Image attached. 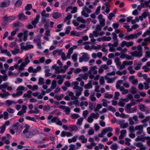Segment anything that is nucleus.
<instances>
[{
	"instance_id": "obj_34",
	"label": "nucleus",
	"mask_w": 150,
	"mask_h": 150,
	"mask_svg": "<svg viewBox=\"0 0 150 150\" xmlns=\"http://www.w3.org/2000/svg\"><path fill=\"white\" fill-rule=\"evenodd\" d=\"M88 73H84L83 74H80L79 76L81 77L83 79L86 80L88 78Z\"/></svg>"
},
{
	"instance_id": "obj_12",
	"label": "nucleus",
	"mask_w": 150,
	"mask_h": 150,
	"mask_svg": "<svg viewBox=\"0 0 150 150\" xmlns=\"http://www.w3.org/2000/svg\"><path fill=\"white\" fill-rule=\"evenodd\" d=\"M105 80H107L108 83H112L114 82L115 80L117 78V76H115L112 78H109L107 75H105L104 76Z\"/></svg>"
},
{
	"instance_id": "obj_44",
	"label": "nucleus",
	"mask_w": 150,
	"mask_h": 150,
	"mask_svg": "<svg viewBox=\"0 0 150 150\" xmlns=\"http://www.w3.org/2000/svg\"><path fill=\"white\" fill-rule=\"evenodd\" d=\"M33 41L37 44L38 46L40 47L41 46V40L40 38L35 39L33 40Z\"/></svg>"
},
{
	"instance_id": "obj_51",
	"label": "nucleus",
	"mask_w": 150,
	"mask_h": 150,
	"mask_svg": "<svg viewBox=\"0 0 150 150\" xmlns=\"http://www.w3.org/2000/svg\"><path fill=\"white\" fill-rule=\"evenodd\" d=\"M79 139L83 143H85L87 141V139L85 138L83 135H81L79 137Z\"/></svg>"
},
{
	"instance_id": "obj_55",
	"label": "nucleus",
	"mask_w": 150,
	"mask_h": 150,
	"mask_svg": "<svg viewBox=\"0 0 150 150\" xmlns=\"http://www.w3.org/2000/svg\"><path fill=\"white\" fill-rule=\"evenodd\" d=\"M76 129V127L74 125H71L69 127V130L70 131H73Z\"/></svg>"
},
{
	"instance_id": "obj_6",
	"label": "nucleus",
	"mask_w": 150,
	"mask_h": 150,
	"mask_svg": "<svg viewBox=\"0 0 150 150\" xmlns=\"http://www.w3.org/2000/svg\"><path fill=\"white\" fill-rule=\"evenodd\" d=\"M135 130H137L136 136H139V135L142 134V136H143L145 135V134L143 132V127L142 125H139L136 126L135 127Z\"/></svg>"
},
{
	"instance_id": "obj_8",
	"label": "nucleus",
	"mask_w": 150,
	"mask_h": 150,
	"mask_svg": "<svg viewBox=\"0 0 150 150\" xmlns=\"http://www.w3.org/2000/svg\"><path fill=\"white\" fill-rule=\"evenodd\" d=\"M27 88L23 86H19L16 89V92L20 96H21L23 93V91H26Z\"/></svg>"
},
{
	"instance_id": "obj_57",
	"label": "nucleus",
	"mask_w": 150,
	"mask_h": 150,
	"mask_svg": "<svg viewBox=\"0 0 150 150\" xmlns=\"http://www.w3.org/2000/svg\"><path fill=\"white\" fill-rule=\"evenodd\" d=\"M101 47V46L100 45H97L96 46L93 45H92V49H93L97 51L100 49Z\"/></svg>"
},
{
	"instance_id": "obj_39",
	"label": "nucleus",
	"mask_w": 150,
	"mask_h": 150,
	"mask_svg": "<svg viewBox=\"0 0 150 150\" xmlns=\"http://www.w3.org/2000/svg\"><path fill=\"white\" fill-rule=\"evenodd\" d=\"M137 109V107H134L133 108H127V109H126V110L127 112L128 113H132L136 111Z\"/></svg>"
},
{
	"instance_id": "obj_30",
	"label": "nucleus",
	"mask_w": 150,
	"mask_h": 150,
	"mask_svg": "<svg viewBox=\"0 0 150 150\" xmlns=\"http://www.w3.org/2000/svg\"><path fill=\"white\" fill-rule=\"evenodd\" d=\"M18 17L19 19L22 21H25L27 19V18L25 16L23 13H20L18 15Z\"/></svg>"
},
{
	"instance_id": "obj_41",
	"label": "nucleus",
	"mask_w": 150,
	"mask_h": 150,
	"mask_svg": "<svg viewBox=\"0 0 150 150\" xmlns=\"http://www.w3.org/2000/svg\"><path fill=\"white\" fill-rule=\"evenodd\" d=\"M71 35H74L76 36H80L81 35V33L77 31H72L70 33Z\"/></svg>"
},
{
	"instance_id": "obj_42",
	"label": "nucleus",
	"mask_w": 150,
	"mask_h": 150,
	"mask_svg": "<svg viewBox=\"0 0 150 150\" xmlns=\"http://www.w3.org/2000/svg\"><path fill=\"white\" fill-rule=\"evenodd\" d=\"M142 134L139 135V136H137L138 137L136 138L135 139L136 141H141L143 142H144V138L145 135H144L143 136H142Z\"/></svg>"
},
{
	"instance_id": "obj_62",
	"label": "nucleus",
	"mask_w": 150,
	"mask_h": 150,
	"mask_svg": "<svg viewBox=\"0 0 150 150\" xmlns=\"http://www.w3.org/2000/svg\"><path fill=\"white\" fill-rule=\"evenodd\" d=\"M57 85L56 81L55 80L52 81V85L51 86V88L52 89L55 88Z\"/></svg>"
},
{
	"instance_id": "obj_14",
	"label": "nucleus",
	"mask_w": 150,
	"mask_h": 150,
	"mask_svg": "<svg viewBox=\"0 0 150 150\" xmlns=\"http://www.w3.org/2000/svg\"><path fill=\"white\" fill-rule=\"evenodd\" d=\"M15 18V17L14 16H5L3 17V19L5 21L10 22L14 20Z\"/></svg>"
},
{
	"instance_id": "obj_3",
	"label": "nucleus",
	"mask_w": 150,
	"mask_h": 150,
	"mask_svg": "<svg viewBox=\"0 0 150 150\" xmlns=\"http://www.w3.org/2000/svg\"><path fill=\"white\" fill-rule=\"evenodd\" d=\"M149 29L145 31L143 33L142 37L144 38L146 36L149 35V37L146 38L144 40V42H143L142 44L144 45H147V42H150V27L149 28Z\"/></svg>"
},
{
	"instance_id": "obj_16",
	"label": "nucleus",
	"mask_w": 150,
	"mask_h": 150,
	"mask_svg": "<svg viewBox=\"0 0 150 150\" xmlns=\"http://www.w3.org/2000/svg\"><path fill=\"white\" fill-rule=\"evenodd\" d=\"M129 80L133 85H137L138 83V80L134 79V76L133 75L129 77Z\"/></svg>"
},
{
	"instance_id": "obj_19",
	"label": "nucleus",
	"mask_w": 150,
	"mask_h": 150,
	"mask_svg": "<svg viewBox=\"0 0 150 150\" xmlns=\"http://www.w3.org/2000/svg\"><path fill=\"white\" fill-rule=\"evenodd\" d=\"M136 34H132L129 35H126L125 37V38L127 40H129L131 39L136 38Z\"/></svg>"
},
{
	"instance_id": "obj_24",
	"label": "nucleus",
	"mask_w": 150,
	"mask_h": 150,
	"mask_svg": "<svg viewBox=\"0 0 150 150\" xmlns=\"http://www.w3.org/2000/svg\"><path fill=\"white\" fill-rule=\"evenodd\" d=\"M1 53L4 54L9 57L11 56V53L7 49H2L1 50Z\"/></svg>"
},
{
	"instance_id": "obj_38",
	"label": "nucleus",
	"mask_w": 150,
	"mask_h": 150,
	"mask_svg": "<svg viewBox=\"0 0 150 150\" xmlns=\"http://www.w3.org/2000/svg\"><path fill=\"white\" fill-rule=\"evenodd\" d=\"M5 103L6 106H9L12 104H16L17 102L10 100H7L6 101Z\"/></svg>"
},
{
	"instance_id": "obj_13",
	"label": "nucleus",
	"mask_w": 150,
	"mask_h": 150,
	"mask_svg": "<svg viewBox=\"0 0 150 150\" xmlns=\"http://www.w3.org/2000/svg\"><path fill=\"white\" fill-rule=\"evenodd\" d=\"M100 25L103 26L105 25V19L103 18V16L102 14H100L98 17Z\"/></svg>"
},
{
	"instance_id": "obj_5",
	"label": "nucleus",
	"mask_w": 150,
	"mask_h": 150,
	"mask_svg": "<svg viewBox=\"0 0 150 150\" xmlns=\"http://www.w3.org/2000/svg\"><path fill=\"white\" fill-rule=\"evenodd\" d=\"M81 54L82 56L79 58V61L80 62H87L89 59V55L86 53L83 52Z\"/></svg>"
},
{
	"instance_id": "obj_52",
	"label": "nucleus",
	"mask_w": 150,
	"mask_h": 150,
	"mask_svg": "<svg viewBox=\"0 0 150 150\" xmlns=\"http://www.w3.org/2000/svg\"><path fill=\"white\" fill-rule=\"evenodd\" d=\"M52 15L54 18H58L60 16L61 14L58 12H55L52 14Z\"/></svg>"
},
{
	"instance_id": "obj_9",
	"label": "nucleus",
	"mask_w": 150,
	"mask_h": 150,
	"mask_svg": "<svg viewBox=\"0 0 150 150\" xmlns=\"http://www.w3.org/2000/svg\"><path fill=\"white\" fill-rule=\"evenodd\" d=\"M118 45V43L114 42V44H112L111 43H109L108 46L109 47V51L110 52H114L115 51L116 49L115 47L117 46Z\"/></svg>"
},
{
	"instance_id": "obj_53",
	"label": "nucleus",
	"mask_w": 150,
	"mask_h": 150,
	"mask_svg": "<svg viewBox=\"0 0 150 150\" xmlns=\"http://www.w3.org/2000/svg\"><path fill=\"white\" fill-rule=\"evenodd\" d=\"M68 95L70 97H71V99L72 100H74L76 99V97L74 96V93L72 92H68Z\"/></svg>"
},
{
	"instance_id": "obj_48",
	"label": "nucleus",
	"mask_w": 150,
	"mask_h": 150,
	"mask_svg": "<svg viewBox=\"0 0 150 150\" xmlns=\"http://www.w3.org/2000/svg\"><path fill=\"white\" fill-rule=\"evenodd\" d=\"M19 51V49L18 47L15 48L13 50L11 51V52L12 54L15 55L18 54Z\"/></svg>"
},
{
	"instance_id": "obj_18",
	"label": "nucleus",
	"mask_w": 150,
	"mask_h": 150,
	"mask_svg": "<svg viewBox=\"0 0 150 150\" xmlns=\"http://www.w3.org/2000/svg\"><path fill=\"white\" fill-rule=\"evenodd\" d=\"M88 103L87 101H81L79 103V106L81 107V109L82 110L85 109V107H87L88 105Z\"/></svg>"
},
{
	"instance_id": "obj_20",
	"label": "nucleus",
	"mask_w": 150,
	"mask_h": 150,
	"mask_svg": "<svg viewBox=\"0 0 150 150\" xmlns=\"http://www.w3.org/2000/svg\"><path fill=\"white\" fill-rule=\"evenodd\" d=\"M93 33L94 34L95 37H97L99 35L101 36L104 34V32L103 31H102L99 32L96 30L93 31Z\"/></svg>"
},
{
	"instance_id": "obj_59",
	"label": "nucleus",
	"mask_w": 150,
	"mask_h": 150,
	"mask_svg": "<svg viewBox=\"0 0 150 150\" xmlns=\"http://www.w3.org/2000/svg\"><path fill=\"white\" fill-rule=\"evenodd\" d=\"M137 90L135 87H132L130 89V92L134 94L137 93Z\"/></svg>"
},
{
	"instance_id": "obj_40",
	"label": "nucleus",
	"mask_w": 150,
	"mask_h": 150,
	"mask_svg": "<svg viewBox=\"0 0 150 150\" xmlns=\"http://www.w3.org/2000/svg\"><path fill=\"white\" fill-rule=\"evenodd\" d=\"M102 107V105L100 103L96 105V107L95 108L94 110V111L96 112L99 111L100 109H101Z\"/></svg>"
},
{
	"instance_id": "obj_46",
	"label": "nucleus",
	"mask_w": 150,
	"mask_h": 150,
	"mask_svg": "<svg viewBox=\"0 0 150 150\" xmlns=\"http://www.w3.org/2000/svg\"><path fill=\"white\" fill-rule=\"evenodd\" d=\"M77 89L78 90L76 93V96H79L81 95V92L83 91V89L82 88L80 87L79 88Z\"/></svg>"
},
{
	"instance_id": "obj_21",
	"label": "nucleus",
	"mask_w": 150,
	"mask_h": 150,
	"mask_svg": "<svg viewBox=\"0 0 150 150\" xmlns=\"http://www.w3.org/2000/svg\"><path fill=\"white\" fill-rule=\"evenodd\" d=\"M102 9L104 11L105 14H107L110 12V9L109 7L108 6L107 4H106L105 6H103L102 8Z\"/></svg>"
},
{
	"instance_id": "obj_25",
	"label": "nucleus",
	"mask_w": 150,
	"mask_h": 150,
	"mask_svg": "<svg viewBox=\"0 0 150 150\" xmlns=\"http://www.w3.org/2000/svg\"><path fill=\"white\" fill-rule=\"evenodd\" d=\"M7 86V82H6L0 85V90H1L3 93L5 92L6 91L5 89L6 88Z\"/></svg>"
},
{
	"instance_id": "obj_10",
	"label": "nucleus",
	"mask_w": 150,
	"mask_h": 150,
	"mask_svg": "<svg viewBox=\"0 0 150 150\" xmlns=\"http://www.w3.org/2000/svg\"><path fill=\"white\" fill-rule=\"evenodd\" d=\"M52 70H55L54 73L56 74H59L62 73L61 67L57 66L56 64L52 65L51 67Z\"/></svg>"
},
{
	"instance_id": "obj_54",
	"label": "nucleus",
	"mask_w": 150,
	"mask_h": 150,
	"mask_svg": "<svg viewBox=\"0 0 150 150\" xmlns=\"http://www.w3.org/2000/svg\"><path fill=\"white\" fill-rule=\"evenodd\" d=\"M136 103L135 102H131L130 103L126 105V109H127V108H130L133 106Z\"/></svg>"
},
{
	"instance_id": "obj_63",
	"label": "nucleus",
	"mask_w": 150,
	"mask_h": 150,
	"mask_svg": "<svg viewBox=\"0 0 150 150\" xmlns=\"http://www.w3.org/2000/svg\"><path fill=\"white\" fill-rule=\"evenodd\" d=\"M71 30V27L70 26H68L65 28V33L66 34H68L69 33Z\"/></svg>"
},
{
	"instance_id": "obj_32",
	"label": "nucleus",
	"mask_w": 150,
	"mask_h": 150,
	"mask_svg": "<svg viewBox=\"0 0 150 150\" xmlns=\"http://www.w3.org/2000/svg\"><path fill=\"white\" fill-rule=\"evenodd\" d=\"M8 79V76L6 75H0V84L1 83L2 81H6Z\"/></svg>"
},
{
	"instance_id": "obj_11",
	"label": "nucleus",
	"mask_w": 150,
	"mask_h": 150,
	"mask_svg": "<svg viewBox=\"0 0 150 150\" xmlns=\"http://www.w3.org/2000/svg\"><path fill=\"white\" fill-rule=\"evenodd\" d=\"M23 44V43L20 44L21 48L22 50H27L33 48V45L29 44L28 43H26L25 46L22 45Z\"/></svg>"
},
{
	"instance_id": "obj_17",
	"label": "nucleus",
	"mask_w": 150,
	"mask_h": 150,
	"mask_svg": "<svg viewBox=\"0 0 150 150\" xmlns=\"http://www.w3.org/2000/svg\"><path fill=\"white\" fill-rule=\"evenodd\" d=\"M27 108V107L25 105H23L21 110L18 112L17 115L19 116H21L23 114L25 113L26 112Z\"/></svg>"
},
{
	"instance_id": "obj_43",
	"label": "nucleus",
	"mask_w": 150,
	"mask_h": 150,
	"mask_svg": "<svg viewBox=\"0 0 150 150\" xmlns=\"http://www.w3.org/2000/svg\"><path fill=\"white\" fill-rule=\"evenodd\" d=\"M78 137L77 136H75L73 137L71 139H68V142L69 143H70L72 142H76L77 140Z\"/></svg>"
},
{
	"instance_id": "obj_36",
	"label": "nucleus",
	"mask_w": 150,
	"mask_h": 150,
	"mask_svg": "<svg viewBox=\"0 0 150 150\" xmlns=\"http://www.w3.org/2000/svg\"><path fill=\"white\" fill-rule=\"evenodd\" d=\"M79 84V83L77 81H75L72 82L71 83L72 86H74L73 89L75 90L79 88L80 87H79L78 86Z\"/></svg>"
},
{
	"instance_id": "obj_28",
	"label": "nucleus",
	"mask_w": 150,
	"mask_h": 150,
	"mask_svg": "<svg viewBox=\"0 0 150 150\" xmlns=\"http://www.w3.org/2000/svg\"><path fill=\"white\" fill-rule=\"evenodd\" d=\"M57 79H58L57 83L58 84H61L63 81V79L62 76L60 75H58L57 76Z\"/></svg>"
},
{
	"instance_id": "obj_56",
	"label": "nucleus",
	"mask_w": 150,
	"mask_h": 150,
	"mask_svg": "<svg viewBox=\"0 0 150 150\" xmlns=\"http://www.w3.org/2000/svg\"><path fill=\"white\" fill-rule=\"evenodd\" d=\"M77 21L79 22H81L83 23H86V21L81 17H78L77 18Z\"/></svg>"
},
{
	"instance_id": "obj_45",
	"label": "nucleus",
	"mask_w": 150,
	"mask_h": 150,
	"mask_svg": "<svg viewBox=\"0 0 150 150\" xmlns=\"http://www.w3.org/2000/svg\"><path fill=\"white\" fill-rule=\"evenodd\" d=\"M33 136V133L31 132H29L24 135V136L27 138H30Z\"/></svg>"
},
{
	"instance_id": "obj_35",
	"label": "nucleus",
	"mask_w": 150,
	"mask_h": 150,
	"mask_svg": "<svg viewBox=\"0 0 150 150\" xmlns=\"http://www.w3.org/2000/svg\"><path fill=\"white\" fill-rule=\"evenodd\" d=\"M27 87L29 89L33 91H35L37 90L38 88V86L36 85L32 86L30 85H27Z\"/></svg>"
},
{
	"instance_id": "obj_64",
	"label": "nucleus",
	"mask_w": 150,
	"mask_h": 150,
	"mask_svg": "<svg viewBox=\"0 0 150 150\" xmlns=\"http://www.w3.org/2000/svg\"><path fill=\"white\" fill-rule=\"evenodd\" d=\"M145 139L146 140V143L147 145L150 146V137H144V140Z\"/></svg>"
},
{
	"instance_id": "obj_29",
	"label": "nucleus",
	"mask_w": 150,
	"mask_h": 150,
	"mask_svg": "<svg viewBox=\"0 0 150 150\" xmlns=\"http://www.w3.org/2000/svg\"><path fill=\"white\" fill-rule=\"evenodd\" d=\"M126 130L124 129L122 130L120 132V135L119 137V138L120 139H122L125 137L126 135Z\"/></svg>"
},
{
	"instance_id": "obj_33",
	"label": "nucleus",
	"mask_w": 150,
	"mask_h": 150,
	"mask_svg": "<svg viewBox=\"0 0 150 150\" xmlns=\"http://www.w3.org/2000/svg\"><path fill=\"white\" fill-rule=\"evenodd\" d=\"M112 36L113 40V42L118 43V40L117 39V36L116 35V33L114 32L112 33Z\"/></svg>"
},
{
	"instance_id": "obj_27",
	"label": "nucleus",
	"mask_w": 150,
	"mask_h": 150,
	"mask_svg": "<svg viewBox=\"0 0 150 150\" xmlns=\"http://www.w3.org/2000/svg\"><path fill=\"white\" fill-rule=\"evenodd\" d=\"M10 3L9 0H4L1 4V6L2 7H6L8 6Z\"/></svg>"
},
{
	"instance_id": "obj_31",
	"label": "nucleus",
	"mask_w": 150,
	"mask_h": 150,
	"mask_svg": "<svg viewBox=\"0 0 150 150\" xmlns=\"http://www.w3.org/2000/svg\"><path fill=\"white\" fill-rule=\"evenodd\" d=\"M32 92L30 91H28L26 93H24L23 97H26L28 98H31L32 97Z\"/></svg>"
},
{
	"instance_id": "obj_50",
	"label": "nucleus",
	"mask_w": 150,
	"mask_h": 150,
	"mask_svg": "<svg viewBox=\"0 0 150 150\" xmlns=\"http://www.w3.org/2000/svg\"><path fill=\"white\" fill-rule=\"evenodd\" d=\"M138 108L139 109L142 111H144L146 110V107L144 105L142 104H140L138 105Z\"/></svg>"
},
{
	"instance_id": "obj_15",
	"label": "nucleus",
	"mask_w": 150,
	"mask_h": 150,
	"mask_svg": "<svg viewBox=\"0 0 150 150\" xmlns=\"http://www.w3.org/2000/svg\"><path fill=\"white\" fill-rule=\"evenodd\" d=\"M123 83V81L122 80H119L117 82L116 84V88L117 89H119L120 90H122V89L124 87L123 86H121V85Z\"/></svg>"
},
{
	"instance_id": "obj_23",
	"label": "nucleus",
	"mask_w": 150,
	"mask_h": 150,
	"mask_svg": "<svg viewBox=\"0 0 150 150\" xmlns=\"http://www.w3.org/2000/svg\"><path fill=\"white\" fill-rule=\"evenodd\" d=\"M27 55L26 58H25L24 61V62H23L24 63H25V64L27 65L30 62V60L29 59V57L30 58H31L33 56V54L32 53H30Z\"/></svg>"
},
{
	"instance_id": "obj_60",
	"label": "nucleus",
	"mask_w": 150,
	"mask_h": 150,
	"mask_svg": "<svg viewBox=\"0 0 150 150\" xmlns=\"http://www.w3.org/2000/svg\"><path fill=\"white\" fill-rule=\"evenodd\" d=\"M92 86L91 82H88L87 84L85 85L84 86V88L85 89H90L92 88Z\"/></svg>"
},
{
	"instance_id": "obj_49",
	"label": "nucleus",
	"mask_w": 150,
	"mask_h": 150,
	"mask_svg": "<svg viewBox=\"0 0 150 150\" xmlns=\"http://www.w3.org/2000/svg\"><path fill=\"white\" fill-rule=\"evenodd\" d=\"M120 58L122 59L126 58L129 59H131L130 57V56L125 54H121V55L120 56Z\"/></svg>"
},
{
	"instance_id": "obj_1",
	"label": "nucleus",
	"mask_w": 150,
	"mask_h": 150,
	"mask_svg": "<svg viewBox=\"0 0 150 150\" xmlns=\"http://www.w3.org/2000/svg\"><path fill=\"white\" fill-rule=\"evenodd\" d=\"M142 47L140 45H139L137 46V49L134 52H131L130 54L133 57L140 58L142 56Z\"/></svg>"
},
{
	"instance_id": "obj_61",
	"label": "nucleus",
	"mask_w": 150,
	"mask_h": 150,
	"mask_svg": "<svg viewBox=\"0 0 150 150\" xmlns=\"http://www.w3.org/2000/svg\"><path fill=\"white\" fill-rule=\"evenodd\" d=\"M77 54L76 53H74L71 56L72 59L74 62H76L77 59Z\"/></svg>"
},
{
	"instance_id": "obj_58",
	"label": "nucleus",
	"mask_w": 150,
	"mask_h": 150,
	"mask_svg": "<svg viewBox=\"0 0 150 150\" xmlns=\"http://www.w3.org/2000/svg\"><path fill=\"white\" fill-rule=\"evenodd\" d=\"M110 149L112 150H117L118 147L116 144H113L110 147Z\"/></svg>"
},
{
	"instance_id": "obj_22",
	"label": "nucleus",
	"mask_w": 150,
	"mask_h": 150,
	"mask_svg": "<svg viewBox=\"0 0 150 150\" xmlns=\"http://www.w3.org/2000/svg\"><path fill=\"white\" fill-rule=\"evenodd\" d=\"M142 65V64L140 62L137 61L134 63V69L136 70H139Z\"/></svg>"
},
{
	"instance_id": "obj_47",
	"label": "nucleus",
	"mask_w": 150,
	"mask_h": 150,
	"mask_svg": "<svg viewBox=\"0 0 150 150\" xmlns=\"http://www.w3.org/2000/svg\"><path fill=\"white\" fill-rule=\"evenodd\" d=\"M83 120V117H80L79 118L76 122V125L79 126H81L82 125Z\"/></svg>"
},
{
	"instance_id": "obj_26",
	"label": "nucleus",
	"mask_w": 150,
	"mask_h": 150,
	"mask_svg": "<svg viewBox=\"0 0 150 150\" xmlns=\"http://www.w3.org/2000/svg\"><path fill=\"white\" fill-rule=\"evenodd\" d=\"M113 131L112 128L109 127L103 129L101 132V133L103 135L105 134L107 132H112Z\"/></svg>"
},
{
	"instance_id": "obj_2",
	"label": "nucleus",
	"mask_w": 150,
	"mask_h": 150,
	"mask_svg": "<svg viewBox=\"0 0 150 150\" xmlns=\"http://www.w3.org/2000/svg\"><path fill=\"white\" fill-rule=\"evenodd\" d=\"M89 69L90 70L88 72V73L89 74V78L92 79L94 78V74H96L97 73V67L96 66H94L90 67Z\"/></svg>"
},
{
	"instance_id": "obj_7",
	"label": "nucleus",
	"mask_w": 150,
	"mask_h": 150,
	"mask_svg": "<svg viewBox=\"0 0 150 150\" xmlns=\"http://www.w3.org/2000/svg\"><path fill=\"white\" fill-rule=\"evenodd\" d=\"M23 36V40L25 41L27 40V37H28V31L27 30L25 31L24 33H20L18 35V37L19 38L20 40H19L20 42L21 41V40L22 36Z\"/></svg>"
},
{
	"instance_id": "obj_4",
	"label": "nucleus",
	"mask_w": 150,
	"mask_h": 150,
	"mask_svg": "<svg viewBox=\"0 0 150 150\" xmlns=\"http://www.w3.org/2000/svg\"><path fill=\"white\" fill-rule=\"evenodd\" d=\"M47 119L48 120L51 119V122L52 123L55 122L57 125L60 126L62 125V122L59 120L58 117H52V115H50L48 117Z\"/></svg>"
},
{
	"instance_id": "obj_37",
	"label": "nucleus",
	"mask_w": 150,
	"mask_h": 150,
	"mask_svg": "<svg viewBox=\"0 0 150 150\" xmlns=\"http://www.w3.org/2000/svg\"><path fill=\"white\" fill-rule=\"evenodd\" d=\"M30 126L28 124H25V129L23 131V133L24 135L26 134L27 132H28L29 129L30 128Z\"/></svg>"
}]
</instances>
